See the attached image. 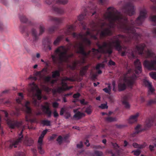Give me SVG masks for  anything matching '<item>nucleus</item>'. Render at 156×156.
Here are the masks:
<instances>
[{
  "label": "nucleus",
  "instance_id": "1",
  "mask_svg": "<svg viewBox=\"0 0 156 156\" xmlns=\"http://www.w3.org/2000/svg\"><path fill=\"white\" fill-rule=\"evenodd\" d=\"M103 18L105 20H108L109 23L105 22H101L100 25L102 30L100 33V36L101 38L106 36H110L112 34V28L117 27L119 30L128 34L127 36L119 34L114 36L111 38L108 42H103L101 44L98 41L96 45L98 49L93 48L92 51H89L88 52L84 51L83 43L87 46H90L91 42L90 40L86 37L87 35H89L94 40L97 39V35L99 34V31L93 23L94 27L92 30L95 31L96 35H94L92 32L89 30V29L87 28L86 26L83 25V28L87 31L84 34L80 33L77 34L73 33L72 34L73 37L78 40H81L82 42H77L73 45V48L77 50V53L81 54L83 55V57L80 60L76 61L73 63L71 67L72 69H75L77 66H79L84 63L85 61V57L90 55L91 52L94 57H97L99 59L101 56L99 54L101 53L108 54L110 55L112 53V47L113 45L116 49L119 51L122 50L124 51L121 53L122 56L127 55L129 58H134L135 56L133 51L130 52L129 49H128L126 47L121 45V41L122 39L126 42H129L131 39H138L141 37L140 34L136 33L135 28L134 27L135 23L131 20L130 23L128 22L127 18L125 16H122L120 12L117 11L112 7H110L107 9V11L104 14Z\"/></svg>",
  "mask_w": 156,
  "mask_h": 156
},
{
  "label": "nucleus",
  "instance_id": "2",
  "mask_svg": "<svg viewBox=\"0 0 156 156\" xmlns=\"http://www.w3.org/2000/svg\"><path fill=\"white\" fill-rule=\"evenodd\" d=\"M70 48L64 46L58 47L55 51L54 54L51 55V58L55 64H61L63 62H68L69 58L73 57V54L71 53L68 54V51Z\"/></svg>",
  "mask_w": 156,
  "mask_h": 156
},
{
  "label": "nucleus",
  "instance_id": "3",
  "mask_svg": "<svg viewBox=\"0 0 156 156\" xmlns=\"http://www.w3.org/2000/svg\"><path fill=\"white\" fill-rule=\"evenodd\" d=\"M28 91L33 98V104L36 107L38 106L40 102L39 101L36 99V98H37L38 100H41V92L37 85L34 82L30 83L29 86Z\"/></svg>",
  "mask_w": 156,
  "mask_h": 156
},
{
  "label": "nucleus",
  "instance_id": "4",
  "mask_svg": "<svg viewBox=\"0 0 156 156\" xmlns=\"http://www.w3.org/2000/svg\"><path fill=\"white\" fill-rule=\"evenodd\" d=\"M126 69L127 71L124 74L123 80L128 87L132 88L135 83L137 76L135 75L134 72L132 69H129L127 66Z\"/></svg>",
  "mask_w": 156,
  "mask_h": 156
},
{
  "label": "nucleus",
  "instance_id": "5",
  "mask_svg": "<svg viewBox=\"0 0 156 156\" xmlns=\"http://www.w3.org/2000/svg\"><path fill=\"white\" fill-rule=\"evenodd\" d=\"M90 6L86 8L84 6H82L81 10L82 13L80 14L78 16V20L79 21H81L83 20L85 16L87 15H90L89 13L87 12V11L90 10V12L92 13L91 16H93L96 13V9H97V6L95 5L91 2H90Z\"/></svg>",
  "mask_w": 156,
  "mask_h": 156
},
{
  "label": "nucleus",
  "instance_id": "6",
  "mask_svg": "<svg viewBox=\"0 0 156 156\" xmlns=\"http://www.w3.org/2000/svg\"><path fill=\"white\" fill-rule=\"evenodd\" d=\"M1 111L5 114V119L7 122L8 125L10 128L14 129L16 127H19L22 126L23 124L22 121H15L14 120H11L9 118L8 113L6 111L2 110H1Z\"/></svg>",
  "mask_w": 156,
  "mask_h": 156
},
{
  "label": "nucleus",
  "instance_id": "7",
  "mask_svg": "<svg viewBox=\"0 0 156 156\" xmlns=\"http://www.w3.org/2000/svg\"><path fill=\"white\" fill-rule=\"evenodd\" d=\"M45 105H41V112L38 110L35 112V114L36 115H39L43 114L46 115L48 118L51 117L52 114V111L50 109L49 104L48 102L45 103Z\"/></svg>",
  "mask_w": 156,
  "mask_h": 156
},
{
  "label": "nucleus",
  "instance_id": "8",
  "mask_svg": "<svg viewBox=\"0 0 156 156\" xmlns=\"http://www.w3.org/2000/svg\"><path fill=\"white\" fill-rule=\"evenodd\" d=\"M30 102V101H27L26 102L25 105L23 107V110L27 114L26 116V121L27 122H30L31 123L35 122V119H31L30 117L31 115V108L29 106Z\"/></svg>",
  "mask_w": 156,
  "mask_h": 156
},
{
  "label": "nucleus",
  "instance_id": "9",
  "mask_svg": "<svg viewBox=\"0 0 156 156\" xmlns=\"http://www.w3.org/2000/svg\"><path fill=\"white\" fill-rule=\"evenodd\" d=\"M135 8L132 3L129 2L125 5L122 9V11L126 14L131 16L135 13Z\"/></svg>",
  "mask_w": 156,
  "mask_h": 156
},
{
  "label": "nucleus",
  "instance_id": "10",
  "mask_svg": "<svg viewBox=\"0 0 156 156\" xmlns=\"http://www.w3.org/2000/svg\"><path fill=\"white\" fill-rule=\"evenodd\" d=\"M23 129H22L19 135L18 138L15 140H10L5 142V145L6 146H8V144L9 145V147L10 148H12L13 147H17L18 145L22 141L23 138L22 135Z\"/></svg>",
  "mask_w": 156,
  "mask_h": 156
},
{
  "label": "nucleus",
  "instance_id": "11",
  "mask_svg": "<svg viewBox=\"0 0 156 156\" xmlns=\"http://www.w3.org/2000/svg\"><path fill=\"white\" fill-rule=\"evenodd\" d=\"M76 80L74 77H72L68 78L66 77H65L61 80V87H58L56 88L57 91L58 93H60L63 90H65V87L66 86L67 80H69L71 81H74Z\"/></svg>",
  "mask_w": 156,
  "mask_h": 156
},
{
  "label": "nucleus",
  "instance_id": "12",
  "mask_svg": "<svg viewBox=\"0 0 156 156\" xmlns=\"http://www.w3.org/2000/svg\"><path fill=\"white\" fill-rule=\"evenodd\" d=\"M39 29V33L38 34L37 33V31L35 29L33 28L31 29V33L34 41L37 40L39 36L43 34L44 31V27L42 24L40 25Z\"/></svg>",
  "mask_w": 156,
  "mask_h": 156
},
{
  "label": "nucleus",
  "instance_id": "13",
  "mask_svg": "<svg viewBox=\"0 0 156 156\" xmlns=\"http://www.w3.org/2000/svg\"><path fill=\"white\" fill-rule=\"evenodd\" d=\"M143 65L144 67L148 70H156V56L153 60H145Z\"/></svg>",
  "mask_w": 156,
  "mask_h": 156
},
{
  "label": "nucleus",
  "instance_id": "14",
  "mask_svg": "<svg viewBox=\"0 0 156 156\" xmlns=\"http://www.w3.org/2000/svg\"><path fill=\"white\" fill-rule=\"evenodd\" d=\"M147 11L144 9L140 11V16L135 21L137 25H140L142 23L145 18L147 17Z\"/></svg>",
  "mask_w": 156,
  "mask_h": 156
},
{
  "label": "nucleus",
  "instance_id": "15",
  "mask_svg": "<svg viewBox=\"0 0 156 156\" xmlns=\"http://www.w3.org/2000/svg\"><path fill=\"white\" fill-rule=\"evenodd\" d=\"M134 64L136 68L135 73L136 74L138 75L141 73L142 71L141 63L139 59H137L134 61Z\"/></svg>",
  "mask_w": 156,
  "mask_h": 156
},
{
  "label": "nucleus",
  "instance_id": "16",
  "mask_svg": "<svg viewBox=\"0 0 156 156\" xmlns=\"http://www.w3.org/2000/svg\"><path fill=\"white\" fill-rule=\"evenodd\" d=\"M144 83L145 86L147 87L148 89V94H152L154 92V89L152 86L151 83L147 80H144Z\"/></svg>",
  "mask_w": 156,
  "mask_h": 156
},
{
  "label": "nucleus",
  "instance_id": "17",
  "mask_svg": "<svg viewBox=\"0 0 156 156\" xmlns=\"http://www.w3.org/2000/svg\"><path fill=\"white\" fill-rule=\"evenodd\" d=\"M43 43L45 47H47L49 50H51V41L49 37H47L44 38L43 40Z\"/></svg>",
  "mask_w": 156,
  "mask_h": 156
},
{
  "label": "nucleus",
  "instance_id": "18",
  "mask_svg": "<svg viewBox=\"0 0 156 156\" xmlns=\"http://www.w3.org/2000/svg\"><path fill=\"white\" fill-rule=\"evenodd\" d=\"M139 115L138 112L135 114L130 116L128 120V122L129 123L132 124L136 122L137 120V118Z\"/></svg>",
  "mask_w": 156,
  "mask_h": 156
},
{
  "label": "nucleus",
  "instance_id": "19",
  "mask_svg": "<svg viewBox=\"0 0 156 156\" xmlns=\"http://www.w3.org/2000/svg\"><path fill=\"white\" fill-rule=\"evenodd\" d=\"M146 46L144 44H141L137 45L136 47V49L137 52L140 55L143 54L144 49Z\"/></svg>",
  "mask_w": 156,
  "mask_h": 156
},
{
  "label": "nucleus",
  "instance_id": "20",
  "mask_svg": "<svg viewBox=\"0 0 156 156\" xmlns=\"http://www.w3.org/2000/svg\"><path fill=\"white\" fill-rule=\"evenodd\" d=\"M76 28V27L73 25H69L67 27V29L65 31V33L66 35H70L72 34V32Z\"/></svg>",
  "mask_w": 156,
  "mask_h": 156
},
{
  "label": "nucleus",
  "instance_id": "21",
  "mask_svg": "<svg viewBox=\"0 0 156 156\" xmlns=\"http://www.w3.org/2000/svg\"><path fill=\"white\" fill-rule=\"evenodd\" d=\"M48 20L49 21H55L58 24H59L62 23L63 18H57L52 16H49L48 18Z\"/></svg>",
  "mask_w": 156,
  "mask_h": 156
},
{
  "label": "nucleus",
  "instance_id": "22",
  "mask_svg": "<svg viewBox=\"0 0 156 156\" xmlns=\"http://www.w3.org/2000/svg\"><path fill=\"white\" fill-rule=\"evenodd\" d=\"M53 10L57 14L62 15L65 12L64 9L62 8L53 7Z\"/></svg>",
  "mask_w": 156,
  "mask_h": 156
},
{
  "label": "nucleus",
  "instance_id": "23",
  "mask_svg": "<svg viewBox=\"0 0 156 156\" xmlns=\"http://www.w3.org/2000/svg\"><path fill=\"white\" fill-rule=\"evenodd\" d=\"M129 95H126L124 96L123 98L124 101H122V104L124 105L125 107L127 109L129 108L130 105L129 103L126 101L129 100Z\"/></svg>",
  "mask_w": 156,
  "mask_h": 156
},
{
  "label": "nucleus",
  "instance_id": "24",
  "mask_svg": "<svg viewBox=\"0 0 156 156\" xmlns=\"http://www.w3.org/2000/svg\"><path fill=\"white\" fill-rule=\"evenodd\" d=\"M34 142L33 140L31 138H27L24 141V144L27 146H31Z\"/></svg>",
  "mask_w": 156,
  "mask_h": 156
},
{
  "label": "nucleus",
  "instance_id": "25",
  "mask_svg": "<svg viewBox=\"0 0 156 156\" xmlns=\"http://www.w3.org/2000/svg\"><path fill=\"white\" fill-rule=\"evenodd\" d=\"M85 116V115L84 114L78 112L74 115L73 117L76 118L77 119H79Z\"/></svg>",
  "mask_w": 156,
  "mask_h": 156
},
{
  "label": "nucleus",
  "instance_id": "26",
  "mask_svg": "<svg viewBox=\"0 0 156 156\" xmlns=\"http://www.w3.org/2000/svg\"><path fill=\"white\" fill-rule=\"evenodd\" d=\"M89 66L87 65L83 67L80 71V74L81 76H83L85 75L87 72V70L88 69Z\"/></svg>",
  "mask_w": 156,
  "mask_h": 156
},
{
  "label": "nucleus",
  "instance_id": "27",
  "mask_svg": "<svg viewBox=\"0 0 156 156\" xmlns=\"http://www.w3.org/2000/svg\"><path fill=\"white\" fill-rule=\"evenodd\" d=\"M118 89L119 91L125 90L126 88V85L124 83H120L118 85Z\"/></svg>",
  "mask_w": 156,
  "mask_h": 156
},
{
  "label": "nucleus",
  "instance_id": "28",
  "mask_svg": "<svg viewBox=\"0 0 156 156\" xmlns=\"http://www.w3.org/2000/svg\"><path fill=\"white\" fill-rule=\"evenodd\" d=\"M62 38L63 37L62 36H59L55 39V40L54 41L53 44L56 46L57 45Z\"/></svg>",
  "mask_w": 156,
  "mask_h": 156
},
{
  "label": "nucleus",
  "instance_id": "29",
  "mask_svg": "<svg viewBox=\"0 0 156 156\" xmlns=\"http://www.w3.org/2000/svg\"><path fill=\"white\" fill-rule=\"evenodd\" d=\"M55 1L56 3L60 5H65L68 2V0H55Z\"/></svg>",
  "mask_w": 156,
  "mask_h": 156
},
{
  "label": "nucleus",
  "instance_id": "30",
  "mask_svg": "<svg viewBox=\"0 0 156 156\" xmlns=\"http://www.w3.org/2000/svg\"><path fill=\"white\" fill-rule=\"evenodd\" d=\"M153 122V119L152 118H149L146 121V126L148 127L151 126Z\"/></svg>",
  "mask_w": 156,
  "mask_h": 156
},
{
  "label": "nucleus",
  "instance_id": "31",
  "mask_svg": "<svg viewBox=\"0 0 156 156\" xmlns=\"http://www.w3.org/2000/svg\"><path fill=\"white\" fill-rule=\"evenodd\" d=\"M60 70H56L52 72V77L55 78L56 77H59L60 75Z\"/></svg>",
  "mask_w": 156,
  "mask_h": 156
},
{
  "label": "nucleus",
  "instance_id": "32",
  "mask_svg": "<svg viewBox=\"0 0 156 156\" xmlns=\"http://www.w3.org/2000/svg\"><path fill=\"white\" fill-rule=\"evenodd\" d=\"M146 58L152 57L153 56V53L152 51L148 49L146 52Z\"/></svg>",
  "mask_w": 156,
  "mask_h": 156
},
{
  "label": "nucleus",
  "instance_id": "33",
  "mask_svg": "<svg viewBox=\"0 0 156 156\" xmlns=\"http://www.w3.org/2000/svg\"><path fill=\"white\" fill-rule=\"evenodd\" d=\"M133 146L135 148L141 149L144 148L145 145L143 144H138L136 143H133Z\"/></svg>",
  "mask_w": 156,
  "mask_h": 156
},
{
  "label": "nucleus",
  "instance_id": "34",
  "mask_svg": "<svg viewBox=\"0 0 156 156\" xmlns=\"http://www.w3.org/2000/svg\"><path fill=\"white\" fill-rule=\"evenodd\" d=\"M117 120V119L115 117H108L106 119V121L109 122L115 121Z\"/></svg>",
  "mask_w": 156,
  "mask_h": 156
},
{
  "label": "nucleus",
  "instance_id": "35",
  "mask_svg": "<svg viewBox=\"0 0 156 156\" xmlns=\"http://www.w3.org/2000/svg\"><path fill=\"white\" fill-rule=\"evenodd\" d=\"M20 21L23 23H27L28 20L24 16H21L20 17Z\"/></svg>",
  "mask_w": 156,
  "mask_h": 156
},
{
  "label": "nucleus",
  "instance_id": "36",
  "mask_svg": "<svg viewBox=\"0 0 156 156\" xmlns=\"http://www.w3.org/2000/svg\"><path fill=\"white\" fill-rule=\"evenodd\" d=\"M42 123L43 126H48L51 125L50 121L47 120H43Z\"/></svg>",
  "mask_w": 156,
  "mask_h": 156
},
{
  "label": "nucleus",
  "instance_id": "37",
  "mask_svg": "<svg viewBox=\"0 0 156 156\" xmlns=\"http://www.w3.org/2000/svg\"><path fill=\"white\" fill-rule=\"evenodd\" d=\"M104 67L105 65L103 63H99L97 65L96 69L97 70H98L100 68H103Z\"/></svg>",
  "mask_w": 156,
  "mask_h": 156
},
{
  "label": "nucleus",
  "instance_id": "38",
  "mask_svg": "<svg viewBox=\"0 0 156 156\" xmlns=\"http://www.w3.org/2000/svg\"><path fill=\"white\" fill-rule=\"evenodd\" d=\"M19 95L20 97V98H18L16 99V101L17 103H20L21 102V100H22L23 98V94L22 93H19Z\"/></svg>",
  "mask_w": 156,
  "mask_h": 156
},
{
  "label": "nucleus",
  "instance_id": "39",
  "mask_svg": "<svg viewBox=\"0 0 156 156\" xmlns=\"http://www.w3.org/2000/svg\"><path fill=\"white\" fill-rule=\"evenodd\" d=\"M109 0H99L98 2L99 4L103 5L107 4L109 2Z\"/></svg>",
  "mask_w": 156,
  "mask_h": 156
},
{
  "label": "nucleus",
  "instance_id": "40",
  "mask_svg": "<svg viewBox=\"0 0 156 156\" xmlns=\"http://www.w3.org/2000/svg\"><path fill=\"white\" fill-rule=\"evenodd\" d=\"M132 153H133V154L135 155L138 156L141 153V151L140 150L137 149L136 150L133 151L131 152Z\"/></svg>",
  "mask_w": 156,
  "mask_h": 156
},
{
  "label": "nucleus",
  "instance_id": "41",
  "mask_svg": "<svg viewBox=\"0 0 156 156\" xmlns=\"http://www.w3.org/2000/svg\"><path fill=\"white\" fill-rule=\"evenodd\" d=\"M135 132L134 133H138L141 131V129L140 128V126L139 125H137L135 128Z\"/></svg>",
  "mask_w": 156,
  "mask_h": 156
},
{
  "label": "nucleus",
  "instance_id": "42",
  "mask_svg": "<svg viewBox=\"0 0 156 156\" xmlns=\"http://www.w3.org/2000/svg\"><path fill=\"white\" fill-rule=\"evenodd\" d=\"M103 155V153L101 151H96L94 152V156H102Z\"/></svg>",
  "mask_w": 156,
  "mask_h": 156
},
{
  "label": "nucleus",
  "instance_id": "43",
  "mask_svg": "<svg viewBox=\"0 0 156 156\" xmlns=\"http://www.w3.org/2000/svg\"><path fill=\"white\" fill-rule=\"evenodd\" d=\"M149 75L152 79L156 80V72H151L149 73Z\"/></svg>",
  "mask_w": 156,
  "mask_h": 156
},
{
  "label": "nucleus",
  "instance_id": "44",
  "mask_svg": "<svg viewBox=\"0 0 156 156\" xmlns=\"http://www.w3.org/2000/svg\"><path fill=\"white\" fill-rule=\"evenodd\" d=\"M91 107L90 106L87 108L86 109L85 112L88 114H90L91 113Z\"/></svg>",
  "mask_w": 156,
  "mask_h": 156
},
{
  "label": "nucleus",
  "instance_id": "45",
  "mask_svg": "<svg viewBox=\"0 0 156 156\" xmlns=\"http://www.w3.org/2000/svg\"><path fill=\"white\" fill-rule=\"evenodd\" d=\"M38 149L39 152L40 154H42L44 153V150L42 149L41 146H38Z\"/></svg>",
  "mask_w": 156,
  "mask_h": 156
},
{
  "label": "nucleus",
  "instance_id": "46",
  "mask_svg": "<svg viewBox=\"0 0 156 156\" xmlns=\"http://www.w3.org/2000/svg\"><path fill=\"white\" fill-rule=\"evenodd\" d=\"M99 108L102 109L107 108L108 106L107 105V103L101 104V105L99 106Z\"/></svg>",
  "mask_w": 156,
  "mask_h": 156
},
{
  "label": "nucleus",
  "instance_id": "47",
  "mask_svg": "<svg viewBox=\"0 0 156 156\" xmlns=\"http://www.w3.org/2000/svg\"><path fill=\"white\" fill-rule=\"evenodd\" d=\"M150 20L152 21L155 22V23L153 24L154 25H156V16H153L150 17Z\"/></svg>",
  "mask_w": 156,
  "mask_h": 156
},
{
  "label": "nucleus",
  "instance_id": "48",
  "mask_svg": "<svg viewBox=\"0 0 156 156\" xmlns=\"http://www.w3.org/2000/svg\"><path fill=\"white\" fill-rule=\"evenodd\" d=\"M54 0H43L44 2L48 5H51Z\"/></svg>",
  "mask_w": 156,
  "mask_h": 156
},
{
  "label": "nucleus",
  "instance_id": "49",
  "mask_svg": "<svg viewBox=\"0 0 156 156\" xmlns=\"http://www.w3.org/2000/svg\"><path fill=\"white\" fill-rule=\"evenodd\" d=\"M15 156H26L25 153L23 152H17Z\"/></svg>",
  "mask_w": 156,
  "mask_h": 156
},
{
  "label": "nucleus",
  "instance_id": "50",
  "mask_svg": "<svg viewBox=\"0 0 156 156\" xmlns=\"http://www.w3.org/2000/svg\"><path fill=\"white\" fill-rule=\"evenodd\" d=\"M20 114V112L18 110H16V112L13 111L11 114V115H16V116H18Z\"/></svg>",
  "mask_w": 156,
  "mask_h": 156
},
{
  "label": "nucleus",
  "instance_id": "51",
  "mask_svg": "<svg viewBox=\"0 0 156 156\" xmlns=\"http://www.w3.org/2000/svg\"><path fill=\"white\" fill-rule=\"evenodd\" d=\"M63 140V139L61 136H59L57 139V141L59 144L62 143Z\"/></svg>",
  "mask_w": 156,
  "mask_h": 156
},
{
  "label": "nucleus",
  "instance_id": "52",
  "mask_svg": "<svg viewBox=\"0 0 156 156\" xmlns=\"http://www.w3.org/2000/svg\"><path fill=\"white\" fill-rule=\"evenodd\" d=\"M153 103H156V101L155 99L151 100L149 101L147 103V105H150Z\"/></svg>",
  "mask_w": 156,
  "mask_h": 156
},
{
  "label": "nucleus",
  "instance_id": "53",
  "mask_svg": "<svg viewBox=\"0 0 156 156\" xmlns=\"http://www.w3.org/2000/svg\"><path fill=\"white\" fill-rule=\"evenodd\" d=\"M43 138V137H41V136H40V137H39L38 141V143L39 144L38 146H41L42 144Z\"/></svg>",
  "mask_w": 156,
  "mask_h": 156
},
{
  "label": "nucleus",
  "instance_id": "54",
  "mask_svg": "<svg viewBox=\"0 0 156 156\" xmlns=\"http://www.w3.org/2000/svg\"><path fill=\"white\" fill-rule=\"evenodd\" d=\"M44 89L47 93H49L51 90V89L47 86H44Z\"/></svg>",
  "mask_w": 156,
  "mask_h": 156
},
{
  "label": "nucleus",
  "instance_id": "55",
  "mask_svg": "<svg viewBox=\"0 0 156 156\" xmlns=\"http://www.w3.org/2000/svg\"><path fill=\"white\" fill-rule=\"evenodd\" d=\"M48 131L47 129H46L43 130L41 133V134L40 136L41 137L44 138L45 134L47 133Z\"/></svg>",
  "mask_w": 156,
  "mask_h": 156
},
{
  "label": "nucleus",
  "instance_id": "56",
  "mask_svg": "<svg viewBox=\"0 0 156 156\" xmlns=\"http://www.w3.org/2000/svg\"><path fill=\"white\" fill-rule=\"evenodd\" d=\"M52 106L53 107V108H57L58 107V106L59 104L58 103H57L56 102H54L52 103Z\"/></svg>",
  "mask_w": 156,
  "mask_h": 156
},
{
  "label": "nucleus",
  "instance_id": "57",
  "mask_svg": "<svg viewBox=\"0 0 156 156\" xmlns=\"http://www.w3.org/2000/svg\"><path fill=\"white\" fill-rule=\"evenodd\" d=\"M51 78V77L49 76L46 77L44 78V80L46 82H48L50 81Z\"/></svg>",
  "mask_w": 156,
  "mask_h": 156
},
{
  "label": "nucleus",
  "instance_id": "58",
  "mask_svg": "<svg viewBox=\"0 0 156 156\" xmlns=\"http://www.w3.org/2000/svg\"><path fill=\"white\" fill-rule=\"evenodd\" d=\"M80 96V94L79 93H77L76 94H73V97L74 98H77L79 97Z\"/></svg>",
  "mask_w": 156,
  "mask_h": 156
},
{
  "label": "nucleus",
  "instance_id": "59",
  "mask_svg": "<svg viewBox=\"0 0 156 156\" xmlns=\"http://www.w3.org/2000/svg\"><path fill=\"white\" fill-rule=\"evenodd\" d=\"M108 66H115V63L112 60H110L108 62Z\"/></svg>",
  "mask_w": 156,
  "mask_h": 156
},
{
  "label": "nucleus",
  "instance_id": "60",
  "mask_svg": "<svg viewBox=\"0 0 156 156\" xmlns=\"http://www.w3.org/2000/svg\"><path fill=\"white\" fill-rule=\"evenodd\" d=\"M69 136L68 135L64 137L63 138V140L65 141L66 142H69V140H68L69 139Z\"/></svg>",
  "mask_w": 156,
  "mask_h": 156
},
{
  "label": "nucleus",
  "instance_id": "61",
  "mask_svg": "<svg viewBox=\"0 0 156 156\" xmlns=\"http://www.w3.org/2000/svg\"><path fill=\"white\" fill-rule=\"evenodd\" d=\"M54 116L55 118L58 117V113L57 112L56 110H54L53 112Z\"/></svg>",
  "mask_w": 156,
  "mask_h": 156
},
{
  "label": "nucleus",
  "instance_id": "62",
  "mask_svg": "<svg viewBox=\"0 0 156 156\" xmlns=\"http://www.w3.org/2000/svg\"><path fill=\"white\" fill-rule=\"evenodd\" d=\"M155 147H156V144H154L153 146L150 145L149 146V148L152 151L153 150V148Z\"/></svg>",
  "mask_w": 156,
  "mask_h": 156
},
{
  "label": "nucleus",
  "instance_id": "63",
  "mask_svg": "<svg viewBox=\"0 0 156 156\" xmlns=\"http://www.w3.org/2000/svg\"><path fill=\"white\" fill-rule=\"evenodd\" d=\"M83 146V143L82 141H80V144L77 145V148H81Z\"/></svg>",
  "mask_w": 156,
  "mask_h": 156
},
{
  "label": "nucleus",
  "instance_id": "64",
  "mask_svg": "<svg viewBox=\"0 0 156 156\" xmlns=\"http://www.w3.org/2000/svg\"><path fill=\"white\" fill-rule=\"evenodd\" d=\"M103 90L107 93H108L109 94L110 93V91L109 90V89H108L107 88H105L103 89Z\"/></svg>",
  "mask_w": 156,
  "mask_h": 156
}]
</instances>
